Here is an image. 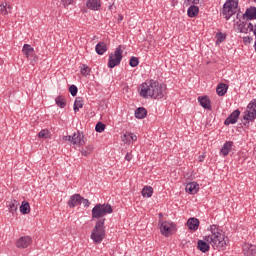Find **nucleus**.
<instances>
[{
	"label": "nucleus",
	"instance_id": "de8ad7c7",
	"mask_svg": "<svg viewBox=\"0 0 256 256\" xmlns=\"http://www.w3.org/2000/svg\"><path fill=\"white\" fill-rule=\"evenodd\" d=\"M253 33H254V35H255V40H256V24L253 26Z\"/></svg>",
	"mask_w": 256,
	"mask_h": 256
},
{
	"label": "nucleus",
	"instance_id": "f257e3e1",
	"mask_svg": "<svg viewBox=\"0 0 256 256\" xmlns=\"http://www.w3.org/2000/svg\"><path fill=\"white\" fill-rule=\"evenodd\" d=\"M209 235L204 237V240H198L197 249L202 253H207L209 251L211 245L213 249H217L218 251H225L227 249V245L229 243V238L225 237L223 231L219 229L217 225L210 226Z\"/></svg>",
	"mask_w": 256,
	"mask_h": 256
},
{
	"label": "nucleus",
	"instance_id": "49530a36",
	"mask_svg": "<svg viewBox=\"0 0 256 256\" xmlns=\"http://www.w3.org/2000/svg\"><path fill=\"white\" fill-rule=\"evenodd\" d=\"M253 33H254V35H255V40H256V24L253 26Z\"/></svg>",
	"mask_w": 256,
	"mask_h": 256
},
{
	"label": "nucleus",
	"instance_id": "f03ea898",
	"mask_svg": "<svg viewBox=\"0 0 256 256\" xmlns=\"http://www.w3.org/2000/svg\"><path fill=\"white\" fill-rule=\"evenodd\" d=\"M140 97L147 99H163L165 97V88L155 80L144 82L140 86Z\"/></svg>",
	"mask_w": 256,
	"mask_h": 256
},
{
	"label": "nucleus",
	"instance_id": "c756f323",
	"mask_svg": "<svg viewBox=\"0 0 256 256\" xmlns=\"http://www.w3.org/2000/svg\"><path fill=\"white\" fill-rule=\"evenodd\" d=\"M93 149V145H88L85 148H82L81 155H83L84 157H89V155L93 153Z\"/></svg>",
	"mask_w": 256,
	"mask_h": 256
},
{
	"label": "nucleus",
	"instance_id": "f3484780",
	"mask_svg": "<svg viewBox=\"0 0 256 256\" xmlns=\"http://www.w3.org/2000/svg\"><path fill=\"white\" fill-rule=\"evenodd\" d=\"M86 7L91 9L92 11H99L101 9V1L100 0H87Z\"/></svg>",
	"mask_w": 256,
	"mask_h": 256
},
{
	"label": "nucleus",
	"instance_id": "c85d7f7f",
	"mask_svg": "<svg viewBox=\"0 0 256 256\" xmlns=\"http://www.w3.org/2000/svg\"><path fill=\"white\" fill-rule=\"evenodd\" d=\"M79 109H83V98L77 97L74 102V112L77 113Z\"/></svg>",
	"mask_w": 256,
	"mask_h": 256
},
{
	"label": "nucleus",
	"instance_id": "8fccbe9b",
	"mask_svg": "<svg viewBox=\"0 0 256 256\" xmlns=\"http://www.w3.org/2000/svg\"><path fill=\"white\" fill-rule=\"evenodd\" d=\"M254 49H255V52H256V40L254 42Z\"/></svg>",
	"mask_w": 256,
	"mask_h": 256
},
{
	"label": "nucleus",
	"instance_id": "cd10ccee",
	"mask_svg": "<svg viewBox=\"0 0 256 256\" xmlns=\"http://www.w3.org/2000/svg\"><path fill=\"white\" fill-rule=\"evenodd\" d=\"M142 197H152L153 196V187L151 186H144L141 191Z\"/></svg>",
	"mask_w": 256,
	"mask_h": 256
},
{
	"label": "nucleus",
	"instance_id": "09e8293b",
	"mask_svg": "<svg viewBox=\"0 0 256 256\" xmlns=\"http://www.w3.org/2000/svg\"><path fill=\"white\" fill-rule=\"evenodd\" d=\"M193 3L197 5V3H199V0H193Z\"/></svg>",
	"mask_w": 256,
	"mask_h": 256
},
{
	"label": "nucleus",
	"instance_id": "dca6fc26",
	"mask_svg": "<svg viewBox=\"0 0 256 256\" xmlns=\"http://www.w3.org/2000/svg\"><path fill=\"white\" fill-rule=\"evenodd\" d=\"M81 199H83V197L79 194L72 195L70 197V200L68 201V206L70 208L79 206V204L81 203Z\"/></svg>",
	"mask_w": 256,
	"mask_h": 256
},
{
	"label": "nucleus",
	"instance_id": "9d476101",
	"mask_svg": "<svg viewBox=\"0 0 256 256\" xmlns=\"http://www.w3.org/2000/svg\"><path fill=\"white\" fill-rule=\"evenodd\" d=\"M33 242L31 236H22L16 241V247L18 249H27L29 245Z\"/></svg>",
	"mask_w": 256,
	"mask_h": 256
},
{
	"label": "nucleus",
	"instance_id": "aec40b11",
	"mask_svg": "<svg viewBox=\"0 0 256 256\" xmlns=\"http://www.w3.org/2000/svg\"><path fill=\"white\" fill-rule=\"evenodd\" d=\"M187 227L191 231H197V229H199V219H197V218H190L187 221Z\"/></svg>",
	"mask_w": 256,
	"mask_h": 256
},
{
	"label": "nucleus",
	"instance_id": "f8f14e48",
	"mask_svg": "<svg viewBox=\"0 0 256 256\" xmlns=\"http://www.w3.org/2000/svg\"><path fill=\"white\" fill-rule=\"evenodd\" d=\"M243 19H246V21H253L256 19V7L251 6L250 8H247L245 13L243 14Z\"/></svg>",
	"mask_w": 256,
	"mask_h": 256
},
{
	"label": "nucleus",
	"instance_id": "b1692460",
	"mask_svg": "<svg viewBox=\"0 0 256 256\" xmlns=\"http://www.w3.org/2000/svg\"><path fill=\"white\" fill-rule=\"evenodd\" d=\"M95 51L98 55H103L107 52V44H105L104 42H99L96 45Z\"/></svg>",
	"mask_w": 256,
	"mask_h": 256
},
{
	"label": "nucleus",
	"instance_id": "a19ab883",
	"mask_svg": "<svg viewBox=\"0 0 256 256\" xmlns=\"http://www.w3.org/2000/svg\"><path fill=\"white\" fill-rule=\"evenodd\" d=\"M81 203L83 204L84 207H89L91 205V202H89L88 199L82 198Z\"/></svg>",
	"mask_w": 256,
	"mask_h": 256
},
{
	"label": "nucleus",
	"instance_id": "423d86ee",
	"mask_svg": "<svg viewBox=\"0 0 256 256\" xmlns=\"http://www.w3.org/2000/svg\"><path fill=\"white\" fill-rule=\"evenodd\" d=\"M122 60H123V49H121V46H118L115 49L114 53H111L109 55V59H108L109 69H114V67H117V65H120Z\"/></svg>",
	"mask_w": 256,
	"mask_h": 256
},
{
	"label": "nucleus",
	"instance_id": "e433bc0d",
	"mask_svg": "<svg viewBox=\"0 0 256 256\" xmlns=\"http://www.w3.org/2000/svg\"><path fill=\"white\" fill-rule=\"evenodd\" d=\"M79 91V89L77 88V86L75 85H71L69 87V92L72 95V97H77V92Z\"/></svg>",
	"mask_w": 256,
	"mask_h": 256
},
{
	"label": "nucleus",
	"instance_id": "39448f33",
	"mask_svg": "<svg viewBox=\"0 0 256 256\" xmlns=\"http://www.w3.org/2000/svg\"><path fill=\"white\" fill-rule=\"evenodd\" d=\"M239 7V0H227L223 6L222 15L225 19L229 20L235 13H237V8Z\"/></svg>",
	"mask_w": 256,
	"mask_h": 256
},
{
	"label": "nucleus",
	"instance_id": "7c9ffc66",
	"mask_svg": "<svg viewBox=\"0 0 256 256\" xmlns=\"http://www.w3.org/2000/svg\"><path fill=\"white\" fill-rule=\"evenodd\" d=\"M81 75L87 77V75H91V68L87 66V64H81L80 66Z\"/></svg>",
	"mask_w": 256,
	"mask_h": 256
},
{
	"label": "nucleus",
	"instance_id": "4c0bfd02",
	"mask_svg": "<svg viewBox=\"0 0 256 256\" xmlns=\"http://www.w3.org/2000/svg\"><path fill=\"white\" fill-rule=\"evenodd\" d=\"M225 39H226L225 34H223V33L217 34V43H223V41H225Z\"/></svg>",
	"mask_w": 256,
	"mask_h": 256
},
{
	"label": "nucleus",
	"instance_id": "a878e982",
	"mask_svg": "<svg viewBox=\"0 0 256 256\" xmlns=\"http://www.w3.org/2000/svg\"><path fill=\"white\" fill-rule=\"evenodd\" d=\"M31 211V206L29 205V202L23 201L20 206V212L22 215H28Z\"/></svg>",
	"mask_w": 256,
	"mask_h": 256
},
{
	"label": "nucleus",
	"instance_id": "bb28decb",
	"mask_svg": "<svg viewBox=\"0 0 256 256\" xmlns=\"http://www.w3.org/2000/svg\"><path fill=\"white\" fill-rule=\"evenodd\" d=\"M55 103L58 107H60V109H65V107H67V102L63 96H57L55 98Z\"/></svg>",
	"mask_w": 256,
	"mask_h": 256
},
{
	"label": "nucleus",
	"instance_id": "7ed1b4c3",
	"mask_svg": "<svg viewBox=\"0 0 256 256\" xmlns=\"http://www.w3.org/2000/svg\"><path fill=\"white\" fill-rule=\"evenodd\" d=\"M113 213V207H111L110 204L104 203V204H96L94 208L92 209V219H98V221H101L105 215H111Z\"/></svg>",
	"mask_w": 256,
	"mask_h": 256
},
{
	"label": "nucleus",
	"instance_id": "ea45409f",
	"mask_svg": "<svg viewBox=\"0 0 256 256\" xmlns=\"http://www.w3.org/2000/svg\"><path fill=\"white\" fill-rule=\"evenodd\" d=\"M61 3L63 4V7H69V5L73 3V0H61Z\"/></svg>",
	"mask_w": 256,
	"mask_h": 256
},
{
	"label": "nucleus",
	"instance_id": "f704fd0d",
	"mask_svg": "<svg viewBox=\"0 0 256 256\" xmlns=\"http://www.w3.org/2000/svg\"><path fill=\"white\" fill-rule=\"evenodd\" d=\"M130 67H137L139 65V58L132 56L129 62Z\"/></svg>",
	"mask_w": 256,
	"mask_h": 256
},
{
	"label": "nucleus",
	"instance_id": "2f4dec72",
	"mask_svg": "<svg viewBox=\"0 0 256 256\" xmlns=\"http://www.w3.org/2000/svg\"><path fill=\"white\" fill-rule=\"evenodd\" d=\"M17 207H19V202L17 200H12L9 203V211L10 213H16L17 212Z\"/></svg>",
	"mask_w": 256,
	"mask_h": 256
},
{
	"label": "nucleus",
	"instance_id": "37998d69",
	"mask_svg": "<svg viewBox=\"0 0 256 256\" xmlns=\"http://www.w3.org/2000/svg\"><path fill=\"white\" fill-rule=\"evenodd\" d=\"M128 137H130L131 141H137V135H135L133 133H129Z\"/></svg>",
	"mask_w": 256,
	"mask_h": 256
},
{
	"label": "nucleus",
	"instance_id": "2eb2a0df",
	"mask_svg": "<svg viewBox=\"0 0 256 256\" xmlns=\"http://www.w3.org/2000/svg\"><path fill=\"white\" fill-rule=\"evenodd\" d=\"M243 253L245 256H256V246L252 244H244Z\"/></svg>",
	"mask_w": 256,
	"mask_h": 256
},
{
	"label": "nucleus",
	"instance_id": "6ab92c4d",
	"mask_svg": "<svg viewBox=\"0 0 256 256\" xmlns=\"http://www.w3.org/2000/svg\"><path fill=\"white\" fill-rule=\"evenodd\" d=\"M198 102L200 103L201 107H203V109H208L209 111H211V100H209V97H198Z\"/></svg>",
	"mask_w": 256,
	"mask_h": 256
},
{
	"label": "nucleus",
	"instance_id": "20e7f679",
	"mask_svg": "<svg viewBox=\"0 0 256 256\" xmlns=\"http://www.w3.org/2000/svg\"><path fill=\"white\" fill-rule=\"evenodd\" d=\"M105 219L98 220L91 233V239L94 243H101L105 239Z\"/></svg>",
	"mask_w": 256,
	"mask_h": 256
},
{
	"label": "nucleus",
	"instance_id": "a18cd8bd",
	"mask_svg": "<svg viewBox=\"0 0 256 256\" xmlns=\"http://www.w3.org/2000/svg\"><path fill=\"white\" fill-rule=\"evenodd\" d=\"M163 223V213L159 214V225Z\"/></svg>",
	"mask_w": 256,
	"mask_h": 256
},
{
	"label": "nucleus",
	"instance_id": "412c9836",
	"mask_svg": "<svg viewBox=\"0 0 256 256\" xmlns=\"http://www.w3.org/2000/svg\"><path fill=\"white\" fill-rule=\"evenodd\" d=\"M227 89H229V86L225 83L218 84L216 88V93L219 95V97H223L227 93Z\"/></svg>",
	"mask_w": 256,
	"mask_h": 256
},
{
	"label": "nucleus",
	"instance_id": "79ce46f5",
	"mask_svg": "<svg viewBox=\"0 0 256 256\" xmlns=\"http://www.w3.org/2000/svg\"><path fill=\"white\" fill-rule=\"evenodd\" d=\"M131 159H133V154H131V152H128L125 156V160L126 161H131Z\"/></svg>",
	"mask_w": 256,
	"mask_h": 256
},
{
	"label": "nucleus",
	"instance_id": "9b49d317",
	"mask_svg": "<svg viewBox=\"0 0 256 256\" xmlns=\"http://www.w3.org/2000/svg\"><path fill=\"white\" fill-rule=\"evenodd\" d=\"M239 115H241V111L235 110L233 111L229 117L225 120L224 124L225 125H235L239 119Z\"/></svg>",
	"mask_w": 256,
	"mask_h": 256
},
{
	"label": "nucleus",
	"instance_id": "c03bdc74",
	"mask_svg": "<svg viewBox=\"0 0 256 256\" xmlns=\"http://www.w3.org/2000/svg\"><path fill=\"white\" fill-rule=\"evenodd\" d=\"M63 139L64 141H71L73 143V136H64Z\"/></svg>",
	"mask_w": 256,
	"mask_h": 256
},
{
	"label": "nucleus",
	"instance_id": "ddd939ff",
	"mask_svg": "<svg viewBox=\"0 0 256 256\" xmlns=\"http://www.w3.org/2000/svg\"><path fill=\"white\" fill-rule=\"evenodd\" d=\"M22 53H24L27 59H33V57H35V49L29 44H24Z\"/></svg>",
	"mask_w": 256,
	"mask_h": 256
},
{
	"label": "nucleus",
	"instance_id": "a211bd4d",
	"mask_svg": "<svg viewBox=\"0 0 256 256\" xmlns=\"http://www.w3.org/2000/svg\"><path fill=\"white\" fill-rule=\"evenodd\" d=\"M72 143L73 145H85V140H83V133L79 131L77 133H74V135L72 136Z\"/></svg>",
	"mask_w": 256,
	"mask_h": 256
},
{
	"label": "nucleus",
	"instance_id": "4be33fe9",
	"mask_svg": "<svg viewBox=\"0 0 256 256\" xmlns=\"http://www.w3.org/2000/svg\"><path fill=\"white\" fill-rule=\"evenodd\" d=\"M231 147H233V142L227 141L220 150V153L223 157H227L229 155V151H231Z\"/></svg>",
	"mask_w": 256,
	"mask_h": 256
},
{
	"label": "nucleus",
	"instance_id": "5701e85b",
	"mask_svg": "<svg viewBox=\"0 0 256 256\" xmlns=\"http://www.w3.org/2000/svg\"><path fill=\"white\" fill-rule=\"evenodd\" d=\"M136 119H145L147 117V109L144 107H139L135 110Z\"/></svg>",
	"mask_w": 256,
	"mask_h": 256
},
{
	"label": "nucleus",
	"instance_id": "72a5a7b5",
	"mask_svg": "<svg viewBox=\"0 0 256 256\" xmlns=\"http://www.w3.org/2000/svg\"><path fill=\"white\" fill-rule=\"evenodd\" d=\"M38 137L40 139H49V137H50L49 131L47 129L41 130L38 133Z\"/></svg>",
	"mask_w": 256,
	"mask_h": 256
},
{
	"label": "nucleus",
	"instance_id": "c9c22d12",
	"mask_svg": "<svg viewBox=\"0 0 256 256\" xmlns=\"http://www.w3.org/2000/svg\"><path fill=\"white\" fill-rule=\"evenodd\" d=\"M95 131L97 133H103V131H105V124L98 122L95 126Z\"/></svg>",
	"mask_w": 256,
	"mask_h": 256
},
{
	"label": "nucleus",
	"instance_id": "473e14b6",
	"mask_svg": "<svg viewBox=\"0 0 256 256\" xmlns=\"http://www.w3.org/2000/svg\"><path fill=\"white\" fill-rule=\"evenodd\" d=\"M10 11H11V6L7 7V3H2L0 5V13H1V15H8Z\"/></svg>",
	"mask_w": 256,
	"mask_h": 256
},
{
	"label": "nucleus",
	"instance_id": "1a4fd4ad",
	"mask_svg": "<svg viewBox=\"0 0 256 256\" xmlns=\"http://www.w3.org/2000/svg\"><path fill=\"white\" fill-rule=\"evenodd\" d=\"M237 30L239 31V33H249L251 31H253V23L251 22H247V21H239L237 22Z\"/></svg>",
	"mask_w": 256,
	"mask_h": 256
},
{
	"label": "nucleus",
	"instance_id": "393cba45",
	"mask_svg": "<svg viewBox=\"0 0 256 256\" xmlns=\"http://www.w3.org/2000/svg\"><path fill=\"white\" fill-rule=\"evenodd\" d=\"M188 17H197V15H199V7L192 5L188 8L187 11Z\"/></svg>",
	"mask_w": 256,
	"mask_h": 256
},
{
	"label": "nucleus",
	"instance_id": "4468645a",
	"mask_svg": "<svg viewBox=\"0 0 256 256\" xmlns=\"http://www.w3.org/2000/svg\"><path fill=\"white\" fill-rule=\"evenodd\" d=\"M186 193L196 195L199 192V184L197 182H190L186 185Z\"/></svg>",
	"mask_w": 256,
	"mask_h": 256
},
{
	"label": "nucleus",
	"instance_id": "58836bf2",
	"mask_svg": "<svg viewBox=\"0 0 256 256\" xmlns=\"http://www.w3.org/2000/svg\"><path fill=\"white\" fill-rule=\"evenodd\" d=\"M251 41H253V37H250V36L243 37V43L245 45H249V43H251Z\"/></svg>",
	"mask_w": 256,
	"mask_h": 256
},
{
	"label": "nucleus",
	"instance_id": "0eeeda50",
	"mask_svg": "<svg viewBox=\"0 0 256 256\" xmlns=\"http://www.w3.org/2000/svg\"><path fill=\"white\" fill-rule=\"evenodd\" d=\"M247 108L249 110L244 112L243 120L249 123V121H253V119L256 117V99L252 100L248 104Z\"/></svg>",
	"mask_w": 256,
	"mask_h": 256
},
{
	"label": "nucleus",
	"instance_id": "6e6552de",
	"mask_svg": "<svg viewBox=\"0 0 256 256\" xmlns=\"http://www.w3.org/2000/svg\"><path fill=\"white\" fill-rule=\"evenodd\" d=\"M160 231L164 237H169V235H173L175 226L173 223L165 221L160 224Z\"/></svg>",
	"mask_w": 256,
	"mask_h": 256
}]
</instances>
